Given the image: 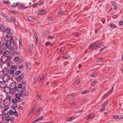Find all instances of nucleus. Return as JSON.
<instances>
[{"label": "nucleus", "instance_id": "4468645a", "mask_svg": "<svg viewBox=\"0 0 123 123\" xmlns=\"http://www.w3.org/2000/svg\"><path fill=\"white\" fill-rule=\"evenodd\" d=\"M0 29L2 30L4 32H5L6 31L5 28L2 25H0Z\"/></svg>", "mask_w": 123, "mask_h": 123}, {"label": "nucleus", "instance_id": "7c9ffc66", "mask_svg": "<svg viewBox=\"0 0 123 123\" xmlns=\"http://www.w3.org/2000/svg\"><path fill=\"white\" fill-rule=\"evenodd\" d=\"M22 40L21 39H19V48L20 49H21V44H22Z\"/></svg>", "mask_w": 123, "mask_h": 123}, {"label": "nucleus", "instance_id": "a878e982", "mask_svg": "<svg viewBox=\"0 0 123 123\" xmlns=\"http://www.w3.org/2000/svg\"><path fill=\"white\" fill-rule=\"evenodd\" d=\"M45 76L43 75L40 77V81H42L44 80Z\"/></svg>", "mask_w": 123, "mask_h": 123}, {"label": "nucleus", "instance_id": "09e8293b", "mask_svg": "<svg viewBox=\"0 0 123 123\" xmlns=\"http://www.w3.org/2000/svg\"><path fill=\"white\" fill-rule=\"evenodd\" d=\"M119 24L120 25H122L123 24V21L121 20L119 22Z\"/></svg>", "mask_w": 123, "mask_h": 123}, {"label": "nucleus", "instance_id": "9b49d317", "mask_svg": "<svg viewBox=\"0 0 123 123\" xmlns=\"http://www.w3.org/2000/svg\"><path fill=\"white\" fill-rule=\"evenodd\" d=\"M12 102L14 104H16L17 102H19L20 101H19L17 99V98H13L12 100Z\"/></svg>", "mask_w": 123, "mask_h": 123}, {"label": "nucleus", "instance_id": "20e7f679", "mask_svg": "<svg viewBox=\"0 0 123 123\" xmlns=\"http://www.w3.org/2000/svg\"><path fill=\"white\" fill-rule=\"evenodd\" d=\"M43 109L44 108L42 107L38 109L36 113V115L37 116H38L40 114L41 112L43 111Z\"/></svg>", "mask_w": 123, "mask_h": 123}, {"label": "nucleus", "instance_id": "5701e85b", "mask_svg": "<svg viewBox=\"0 0 123 123\" xmlns=\"http://www.w3.org/2000/svg\"><path fill=\"white\" fill-rule=\"evenodd\" d=\"M12 34L11 33H8L6 35V37L7 38H9L11 37H12Z\"/></svg>", "mask_w": 123, "mask_h": 123}, {"label": "nucleus", "instance_id": "b1692460", "mask_svg": "<svg viewBox=\"0 0 123 123\" xmlns=\"http://www.w3.org/2000/svg\"><path fill=\"white\" fill-rule=\"evenodd\" d=\"M20 2H18L16 3H14L12 5V6L13 7H14L17 6L18 4H19Z\"/></svg>", "mask_w": 123, "mask_h": 123}, {"label": "nucleus", "instance_id": "e433bc0d", "mask_svg": "<svg viewBox=\"0 0 123 123\" xmlns=\"http://www.w3.org/2000/svg\"><path fill=\"white\" fill-rule=\"evenodd\" d=\"M15 20V18L14 17H12V18H11L10 19V22H14V21Z\"/></svg>", "mask_w": 123, "mask_h": 123}, {"label": "nucleus", "instance_id": "bb28decb", "mask_svg": "<svg viewBox=\"0 0 123 123\" xmlns=\"http://www.w3.org/2000/svg\"><path fill=\"white\" fill-rule=\"evenodd\" d=\"M29 47L30 48V53H31L32 52V49L33 48V45L32 44H31L30 45Z\"/></svg>", "mask_w": 123, "mask_h": 123}, {"label": "nucleus", "instance_id": "c03bdc74", "mask_svg": "<svg viewBox=\"0 0 123 123\" xmlns=\"http://www.w3.org/2000/svg\"><path fill=\"white\" fill-rule=\"evenodd\" d=\"M25 86H23L22 88L21 89V90H20L21 91H22L23 92H24L25 90Z\"/></svg>", "mask_w": 123, "mask_h": 123}, {"label": "nucleus", "instance_id": "c9c22d12", "mask_svg": "<svg viewBox=\"0 0 123 123\" xmlns=\"http://www.w3.org/2000/svg\"><path fill=\"white\" fill-rule=\"evenodd\" d=\"M10 12L12 14H17V12H16V11H10Z\"/></svg>", "mask_w": 123, "mask_h": 123}, {"label": "nucleus", "instance_id": "f03ea898", "mask_svg": "<svg viewBox=\"0 0 123 123\" xmlns=\"http://www.w3.org/2000/svg\"><path fill=\"white\" fill-rule=\"evenodd\" d=\"M101 46V44L99 43L97 44L96 43H94L91 45L89 49H91L93 50H94L99 48Z\"/></svg>", "mask_w": 123, "mask_h": 123}, {"label": "nucleus", "instance_id": "603ef678", "mask_svg": "<svg viewBox=\"0 0 123 123\" xmlns=\"http://www.w3.org/2000/svg\"><path fill=\"white\" fill-rule=\"evenodd\" d=\"M103 60V58H99L98 59L97 61L98 62H99L101 61L102 60Z\"/></svg>", "mask_w": 123, "mask_h": 123}, {"label": "nucleus", "instance_id": "ea45409f", "mask_svg": "<svg viewBox=\"0 0 123 123\" xmlns=\"http://www.w3.org/2000/svg\"><path fill=\"white\" fill-rule=\"evenodd\" d=\"M19 57H16L14 58V60L16 62L18 60Z\"/></svg>", "mask_w": 123, "mask_h": 123}, {"label": "nucleus", "instance_id": "1a4fd4ad", "mask_svg": "<svg viewBox=\"0 0 123 123\" xmlns=\"http://www.w3.org/2000/svg\"><path fill=\"white\" fill-rule=\"evenodd\" d=\"M11 88L9 87H7L5 88V89L4 90L5 92L7 94L11 92Z\"/></svg>", "mask_w": 123, "mask_h": 123}, {"label": "nucleus", "instance_id": "cd10ccee", "mask_svg": "<svg viewBox=\"0 0 123 123\" xmlns=\"http://www.w3.org/2000/svg\"><path fill=\"white\" fill-rule=\"evenodd\" d=\"M6 32L7 33H9L11 31V29L7 27L6 28Z\"/></svg>", "mask_w": 123, "mask_h": 123}, {"label": "nucleus", "instance_id": "8fccbe9b", "mask_svg": "<svg viewBox=\"0 0 123 123\" xmlns=\"http://www.w3.org/2000/svg\"><path fill=\"white\" fill-rule=\"evenodd\" d=\"M44 117V116H42L40 117H38L37 118L39 120V121L42 120L43 118Z\"/></svg>", "mask_w": 123, "mask_h": 123}, {"label": "nucleus", "instance_id": "423d86ee", "mask_svg": "<svg viewBox=\"0 0 123 123\" xmlns=\"http://www.w3.org/2000/svg\"><path fill=\"white\" fill-rule=\"evenodd\" d=\"M8 59V57L6 55H3L1 58V60L2 62H6Z\"/></svg>", "mask_w": 123, "mask_h": 123}, {"label": "nucleus", "instance_id": "6e6552de", "mask_svg": "<svg viewBox=\"0 0 123 123\" xmlns=\"http://www.w3.org/2000/svg\"><path fill=\"white\" fill-rule=\"evenodd\" d=\"M16 86V83H15L13 82L11 83L9 86V87L12 90H13L15 88V86Z\"/></svg>", "mask_w": 123, "mask_h": 123}, {"label": "nucleus", "instance_id": "864d4df0", "mask_svg": "<svg viewBox=\"0 0 123 123\" xmlns=\"http://www.w3.org/2000/svg\"><path fill=\"white\" fill-rule=\"evenodd\" d=\"M29 92L28 91H26L24 94V95L25 96H26L29 94Z\"/></svg>", "mask_w": 123, "mask_h": 123}, {"label": "nucleus", "instance_id": "4be33fe9", "mask_svg": "<svg viewBox=\"0 0 123 123\" xmlns=\"http://www.w3.org/2000/svg\"><path fill=\"white\" fill-rule=\"evenodd\" d=\"M11 117L9 116H6L5 118V120L7 121H9L11 119Z\"/></svg>", "mask_w": 123, "mask_h": 123}, {"label": "nucleus", "instance_id": "de8ad7c7", "mask_svg": "<svg viewBox=\"0 0 123 123\" xmlns=\"http://www.w3.org/2000/svg\"><path fill=\"white\" fill-rule=\"evenodd\" d=\"M14 70L11 69L10 71V73L11 74H13L14 73Z\"/></svg>", "mask_w": 123, "mask_h": 123}, {"label": "nucleus", "instance_id": "3c124183", "mask_svg": "<svg viewBox=\"0 0 123 123\" xmlns=\"http://www.w3.org/2000/svg\"><path fill=\"white\" fill-rule=\"evenodd\" d=\"M118 116H113V118L115 119H119V118H118Z\"/></svg>", "mask_w": 123, "mask_h": 123}, {"label": "nucleus", "instance_id": "39448f33", "mask_svg": "<svg viewBox=\"0 0 123 123\" xmlns=\"http://www.w3.org/2000/svg\"><path fill=\"white\" fill-rule=\"evenodd\" d=\"M9 77L8 75L6 74L4 75L3 77V82H5L8 81L9 80Z\"/></svg>", "mask_w": 123, "mask_h": 123}, {"label": "nucleus", "instance_id": "4d7b16f0", "mask_svg": "<svg viewBox=\"0 0 123 123\" xmlns=\"http://www.w3.org/2000/svg\"><path fill=\"white\" fill-rule=\"evenodd\" d=\"M4 82L3 81L2 82L1 81H0V87L1 88L2 87V86L3 85V84H4L3 83Z\"/></svg>", "mask_w": 123, "mask_h": 123}, {"label": "nucleus", "instance_id": "6ab92c4d", "mask_svg": "<svg viewBox=\"0 0 123 123\" xmlns=\"http://www.w3.org/2000/svg\"><path fill=\"white\" fill-rule=\"evenodd\" d=\"M110 26L111 28L112 29H114L116 28L117 27L116 26V25L115 24L113 23H111L110 24V25H109Z\"/></svg>", "mask_w": 123, "mask_h": 123}, {"label": "nucleus", "instance_id": "338daca9", "mask_svg": "<svg viewBox=\"0 0 123 123\" xmlns=\"http://www.w3.org/2000/svg\"><path fill=\"white\" fill-rule=\"evenodd\" d=\"M18 108L19 109L21 110L23 109V108L22 106H19L18 107Z\"/></svg>", "mask_w": 123, "mask_h": 123}, {"label": "nucleus", "instance_id": "aec40b11", "mask_svg": "<svg viewBox=\"0 0 123 123\" xmlns=\"http://www.w3.org/2000/svg\"><path fill=\"white\" fill-rule=\"evenodd\" d=\"M35 106L34 107H33L31 109L30 111L29 112V113L28 114V115H29L30 114H31V113H32L33 111L35 109Z\"/></svg>", "mask_w": 123, "mask_h": 123}, {"label": "nucleus", "instance_id": "79ce46f5", "mask_svg": "<svg viewBox=\"0 0 123 123\" xmlns=\"http://www.w3.org/2000/svg\"><path fill=\"white\" fill-rule=\"evenodd\" d=\"M48 38L49 39H52L54 38V37L52 36H50L48 37Z\"/></svg>", "mask_w": 123, "mask_h": 123}, {"label": "nucleus", "instance_id": "e2e57ef3", "mask_svg": "<svg viewBox=\"0 0 123 123\" xmlns=\"http://www.w3.org/2000/svg\"><path fill=\"white\" fill-rule=\"evenodd\" d=\"M23 66L22 65H20L19 66V69H22L23 68Z\"/></svg>", "mask_w": 123, "mask_h": 123}, {"label": "nucleus", "instance_id": "c85d7f7f", "mask_svg": "<svg viewBox=\"0 0 123 123\" xmlns=\"http://www.w3.org/2000/svg\"><path fill=\"white\" fill-rule=\"evenodd\" d=\"M46 45L47 46L49 45L51 46L53 45V44L52 43L50 42H47L46 43Z\"/></svg>", "mask_w": 123, "mask_h": 123}, {"label": "nucleus", "instance_id": "774afa93", "mask_svg": "<svg viewBox=\"0 0 123 123\" xmlns=\"http://www.w3.org/2000/svg\"><path fill=\"white\" fill-rule=\"evenodd\" d=\"M5 18H6L7 20L8 21L9 20V17L7 16H6Z\"/></svg>", "mask_w": 123, "mask_h": 123}, {"label": "nucleus", "instance_id": "393cba45", "mask_svg": "<svg viewBox=\"0 0 123 123\" xmlns=\"http://www.w3.org/2000/svg\"><path fill=\"white\" fill-rule=\"evenodd\" d=\"M94 114L93 113H92L90 114L88 117V118H90L92 117L94 115Z\"/></svg>", "mask_w": 123, "mask_h": 123}, {"label": "nucleus", "instance_id": "2f4dec72", "mask_svg": "<svg viewBox=\"0 0 123 123\" xmlns=\"http://www.w3.org/2000/svg\"><path fill=\"white\" fill-rule=\"evenodd\" d=\"M9 108L8 106L7 105H6L5 106L4 111H6Z\"/></svg>", "mask_w": 123, "mask_h": 123}, {"label": "nucleus", "instance_id": "a18cd8bd", "mask_svg": "<svg viewBox=\"0 0 123 123\" xmlns=\"http://www.w3.org/2000/svg\"><path fill=\"white\" fill-rule=\"evenodd\" d=\"M18 87L20 89L22 87V84H19L18 85Z\"/></svg>", "mask_w": 123, "mask_h": 123}, {"label": "nucleus", "instance_id": "13d9d810", "mask_svg": "<svg viewBox=\"0 0 123 123\" xmlns=\"http://www.w3.org/2000/svg\"><path fill=\"white\" fill-rule=\"evenodd\" d=\"M4 3L6 4H7L10 3V2L9 0H6V1H5L4 2Z\"/></svg>", "mask_w": 123, "mask_h": 123}, {"label": "nucleus", "instance_id": "0e129e2a", "mask_svg": "<svg viewBox=\"0 0 123 123\" xmlns=\"http://www.w3.org/2000/svg\"><path fill=\"white\" fill-rule=\"evenodd\" d=\"M112 4L113 5L115 6L116 4V3L115 2H113L112 3Z\"/></svg>", "mask_w": 123, "mask_h": 123}, {"label": "nucleus", "instance_id": "ddd939ff", "mask_svg": "<svg viewBox=\"0 0 123 123\" xmlns=\"http://www.w3.org/2000/svg\"><path fill=\"white\" fill-rule=\"evenodd\" d=\"M13 114V111L12 110H10L7 113V115L8 116L12 115Z\"/></svg>", "mask_w": 123, "mask_h": 123}, {"label": "nucleus", "instance_id": "c756f323", "mask_svg": "<svg viewBox=\"0 0 123 123\" xmlns=\"http://www.w3.org/2000/svg\"><path fill=\"white\" fill-rule=\"evenodd\" d=\"M11 99V97L10 96H7V99L6 100H5L4 102H5V101L6 100H8L9 101H10Z\"/></svg>", "mask_w": 123, "mask_h": 123}, {"label": "nucleus", "instance_id": "052dcab7", "mask_svg": "<svg viewBox=\"0 0 123 123\" xmlns=\"http://www.w3.org/2000/svg\"><path fill=\"white\" fill-rule=\"evenodd\" d=\"M75 119V118L74 117H72L70 118V121H72L73 120H74Z\"/></svg>", "mask_w": 123, "mask_h": 123}, {"label": "nucleus", "instance_id": "412c9836", "mask_svg": "<svg viewBox=\"0 0 123 123\" xmlns=\"http://www.w3.org/2000/svg\"><path fill=\"white\" fill-rule=\"evenodd\" d=\"M110 94V92H108L106 93H105V95L104 96L103 98H106Z\"/></svg>", "mask_w": 123, "mask_h": 123}, {"label": "nucleus", "instance_id": "680f3d73", "mask_svg": "<svg viewBox=\"0 0 123 123\" xmlns=\"http://www.w3.org/2000/svg\"><path fill=\"white\" fill-rule=\"evenodd\" d=\"M39 121V120H38V118H37V119L35 120L33 122L34 123L35 122H37L38 121Z\"/></svg>", "mask_w": 123, "mask_h": 123}, {"label": "nucleus", "instance_id": "a19ab883", "mask_svg": "<svg viewBox=\"0 0 123 123\" xmlns=\"http://www.w3.org/2000/svg\"><path fill=\"white\" fill-rule=\"evenodd\" d=\"M23 92L22 91H20V92H19V95L20 96H23L24 93H23Z\"/></svg>", "mask_w": 123, "mask_h": 123}, {"label": "nucleus", "instance_id": "473e14b6", "mask_svg": "<svg viewBox=\"0 0 123 123\" xmlns=\"http://www.w3.org/2000/svg\"><path fill=\"white\" fill-rule=\"evenodd\" d=\"M3 116L1 115H0V123H1L3 120Z\"/></svg>", "mask_w": 123, "mask_h": 123}, {"label": "nucleus", "instance_id": "9d476101", "mask_svg": "<svg viewBox=\"0 0 123 123\" xmlns=\"http://www.w3.org/2000/svg\"><path fill=\"white\" fill-rule=\"evenodd\" d=\"M24 75L23 74L19 75L17 77V80L18 81H20L21 79L24 78Z\"/></svg>", "mask_w": 123, "mask_h": 123}, {"label": "nucleus", "instance_id": "69168bd1", "mask_svg": "<svg viewBox=\"0 0 123 123\" xmlns=\"http://www.w3.org/2000/svg\"><path fill=\"white\" fill-rule=\"evenodd\" d=\"M87 100V99H86L84 100H83L82 101V102L83 103H84Z\"/></svg>", "mask_w": 123, "mask_h": 123}, {"label": "nucleus", "instance_id": "5fc2aeb1", "mask_svg": "<svg viewBox=\"0 0 123 123\" xmlns=\"http://www.w3.org/2000/svg\"><path fill=\"white\" fill-rule=\"evenodd\" d=\"M18 86H15V88L14 89L15 91H17L18 90Z\"/></svg>", "mask_w": 123, "mask_h": 123}, {"label": "nucleus", "instance_id": "6e6d98bb", "mask_svg": "<svg viewBox=\"0 0 123 123\" xmlns=\"http://www.w3.org/2000/svg\"><path fill=\"white\" fill-rule=\"evenodd\" d=\"M16 68L15 67H13H13L11 68V69L12 70H14V71L16 70Z\"/></svg>", "mask_w": 123, "mask_h": 123}, {"label": "nucleus", "instance_id": "58836bf2", "mask_svg": "<svg viewBox=\"0 0 123 123\" xmlns=\"http://www.w3.org/2000/svg\"><path fill=\"white\" fill-rule=\"evenodd\" d=\"M88 93V91L87 90H86L85 91H82V94H84Z\"/></svg>", "mask_w": 123, "mask_h": 123}, {"label": "nucleus", "instance_id": "dca6fc26", "mask_svg": "<svg viewBox=\"0 0 123 123\" xmlns=\"http://www.w3.org/2000/svg\"><path fill=\"white\" fill-rule=\"evenodd\" d=\"M63 11L62 9H60L58 11V16L59 17L60 16L63 14Z\"/></svg>", "mask_w": 123, "mask_h": 123}, {"label": "nucleus", "instance_id": "bf43d9fd", "mask_svg": "<svg viewBox=\"0 0 123 123\" xmlns=\"http://www.w3.org/2000/svg\"><path fill=\"white\" fill-rule=\"evenodd\" d=\"M3 72L1 71L0 72V76H2L4 75Z\"/></svg>", "mask_w": 123, "mask_h": 123}, {"label": "nucleus", "instance_id": "f257e3e1", "mask_svg": "<svg viewBox=\"0 0 123 123\" xmlns=\"http://www.w3.org/2000/svg\"><path fill=\"white\" fill-rule=\"evenodd\" d=\"M1 47L4 49H6L7 48L9 49L12 50V49L11 44L9 43V41L8 40L6 41V43L4 42L2 43Z\"/></svg>", "mask_w": 123, "mask_h": 123}, {"label": "nucleus", "instance_id": "4c0bfd02", "mask_svg": "<svg viewBox=\"0 0 123 123\" xmlns=\"http://www.w3.org/2000/svg\"><path fill=\"white\" fill-rule=\"evenodd\" d=\"M13 114L15 116H17L18 115V113L16 111H15L14 112H13Z\"/></svg>", "mask_w": 123, "mask_h": 123}, {"label": "nucleus", "instance_id": "49530a36", "mask_svg": "<svg viewBox=\"0 0 123 123\" xmlns=\"http://www.w3.org/2000/svg\"><path fill=\"white\" fill-rule=\"evenodd\" d=\"M106 105L104 104V103L102 104V108H103L105 109L106 106Z\"/></svg>", "mask_w": 123, "mask_h": 123}, {"label": "nucleus", "instance_id": "37998d69", "mask_svg": "<svg viewBox=\"0 0 123 123\" xmlns=\"http://www.w3.org/2000/svg\"><path fill=\"white\" fill-rule=\"evenodd\" d=\"M4 53L5 54L8 55L9 54V52L8 50H6L5 52H4Z\"/></svg>", "mask_w": 123, "mask_h": 123}, {"label": "nucleus", "instance_id": "f704fd0d", "mask_svg": "<svg viewBox=\"0 0 123 123\" xmlns=\"http://www.w3.org/2000/svg\"><path fill=\"white\" fill-rule=\"evenodd\" d=\"M34 36L35 37H36V45L37 44V41L38 39V37H37V35L36 33H35L34 34Z\"/></svg>", "mask_w": 123, "mask_h": 123}, {"label": "nucleus", "instance_id": "f8f14e48", "mask_svg": "<svg viewBox=\"0 0 123 123\" xmlns=\"http://www.w3.org/2000/svg\"><path fill=\"white\" fill-rule=\"evenodd\" d=\"M15 98H17V99L19 101H21V99L20 98V95L18 94H15Z\"/></svg>", "mask_w": 123, "mask_h": 123}, {"label": "nucleus", "instance_id": "72a5a7b5", "mask_svg": "<svg viewBox=\"0 0 123 123\" xmlns=\"http://www.w3.org/2000/svg\"><path fill=\"white\" fill-rule=\"evenodd\" d=\"M21 73V71H18L15 72L14 74L16 76H17Z\"/></svg>", "mask_w": 123, "mask_h": 123}, {"label": "nucleus", "instance_id": "7ed1b4c3", "mask_svg": "<svg viewBox=\"0 0 123 123\" xmlns=\"http://www.w3.org/2000/svg\"><path fill=\"white\" fill-rule=\"evenodd\" d=\"M9 43L11 44V45L12 46L11 44L13 45V49L14 50H16V45L14 44V41L12 37H11L9 39Z\"/></svg>", "mask_w": 123, "mask_h": 123}, {"label": "nucleus", "instance_id": "f3484780", "mask_svg": "<svg viewBox=\"0 0 123 123\" xmlns=\"http://www.w3.org/2000/svg\"><path fill=\"white\" fill-rule=\"evenodd\" d=\"M27 18L29 21H33L35 19V18L32 17H28Z\"/></svg>", "mask_w": 123, "mask_h": 123}, {"label": "nucleus", "instance_id": "0eeeda50", "mask_svg": "<svg viewBox=\"0 0 123 123\" xmlns=\"http://www.w3.org/2000/svg\"><path fill=\"white\" fill-rule=\"evenodd\" d=\"M25 67L27 68L30 69H31L32 67V65L31 64H30L28 62H26L25 63Z\"/></svg>", "mask_w": 123, "mask_h": 123}, {"label": "nucleus", "instance_id": "2eb2a0df", "mask_svg": "<svg viewBox=\"0 0 123 123\" xmlns=\"http://www.w3.org/2000/svg\"><path fill=\"white\" fill-rule=\"evenodd\" d=\"M18 6L20 7V9H25L27 8V7H25L24 4H20Z\"/></svg>", "mask_w": 123, "mask_h": 123}, {"label": "nucleus", "instance_id": "a211bd4d", "mask_svg": "<svg viewBox=\"0 0 123 123\" xmlns=\"http://www.w3.org/2000/svg\"><path fill=\"white\" fill-rule=\"evenodd\" d=\"M46 12V11L44 10H41L39 14L41 15H43L45 14Z\"/></svg>", "mask_w": 123, "mask_h": 123}]
</instances>
